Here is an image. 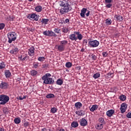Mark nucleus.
Returning <instances> with one entry per match:
<instances>
[{
	"label": "nucleus",
	"mask_w": 131,
	"mask_h": 131,
	"mask_svg": "<svg viewBox=\"0 0 131 131\" xmlns=\"http://www.w3.org/2000/svg\"><path fill=\"white\" fill-rule=\"evenodd\" d=\"M59 5L60 7H63L59 10V12L61 15H64V14H66V13H68V12L71 11V6L69 5L68 1L66 0L60 1Z\"/></svg>",
	"instance_id": "f257e3e1"
},
{
	"label": "nucleus",
	"mask_w": 131,
	"mask_h": 131,
	"mask_svg": "<svg viewBox=\"0 0 131 131\" xmlns=\"http://www.w3.org/2000/svg\"><path fill=\"white\" fill-rule=\"evenodd\" d=\"M8 41V42L9 43H12L13 41H15L16 39H17V34L14 32H11L8 33L7 34Z\"/></svg>",
	"instance_id": "f03ea898"
},
{
	"label": "nucleus",
	"mask_w": 131,
	"mask_h": 131,
	"mask_svg": "<svg viewBox=\"0 0 131 131\" xmlns=\"http://www.w3.org/2000/svg\"><path fill=\"white\" fill-rule=\"evenodd\" d=\"M10 100V97L7 95H0V105H5Z\"/></svg>",
	"instance_id": "7ed1b4c3"
},
{
	"label": "nucleus",
	"mask_w": 131,
	"mask_h": 131,
	"mask_svg": "<svg viewBox=\"0 0 131 131\" xmlns=\"http://www.w3.org/2000/svg\"><path fill=\"white\" fill-rule=\"evenodd\" d=\"M99 45H100V42L97 40L89 41V47H90V48H97L99 46Z\"/></svg>",
	"instance_id": "20e7f679"
},
{
	"label": "nucleus",
	"mask_w": 131,
	"mask_h": 131,
	"mask_svg": "<svg viewBox=\"0 0 131 131\" xmlns=\"http://www.w3.org/2000/svg\"><path fill=\"white\" fill-rule=\"evenodd\" d=\"M42 80H43V83H45V84H53L54 82L52 78H46L45 79H42Z\"/></svg>",
	"instance_id": "39448f33"
},
{
	"label": "nucleus",
	"mask_w": 131,
	"mask_h": 131,
	"mask_svg": "<svg viewBox=\"0 0 131 131\" xmlns=\"http://www.w3.org/2000/svg\"><path fill=\"white\" fill-rule=\"evenodd\" d=\"M9 87V84L5 82H2L0 84V88L3 89L4 90H6V89H8Z\"/></svg>",
	"instance_id": "423d86ee"
},
{
	"label": "nucleus",
	"mask_w": 131,
	"mask_h": 131,
	"mask_svg": "<svg viewBox=\"0 0 131 131\" xmlns=\"http://www.w3.org/2000/svg\"><path fill=\"white\" fill-rule=\"evenodd\" d=\"M80 125H81V126H86V125H88V121L84 118H82L80 122Z\"/></svg>",
	"instance_id": "0eeeda50"
},
{
	"label": "nucleus",
	"mask_w": 131,
	"mask_h": 131,
	"mask_svg": "<svg viewBox=\"0 0 131 131\" xmlns=\"http://www.w3.org/2000/svg\"><path fill=\"white\" fill-rule=\"evenodd\" d=\"M34 50L35 48L33 47H31L29 49L28 55H29L31 57H32V56H34Z\"/></svg>",
	"instance_id": "6e6552de"
},
{
	"label": "nucleus",
	"mask_w": 131,
	"mask_h": 131,
	"mask_svg": "<svg viewBox=\"0 0 131 131\" xmlns=\"http://www.w3.org/2000/svg\"><path fill=\"white\" fill-rule=\"evenodd\" d=\"M114 18L116 19V21H118V22H121V21L123 20V17L120 16V15L116 14L114 16Z\"/></svg>",
	"instance_id": "1a4fd4ad"
},
{
	"label": "nucleus",
	"mask_w": 131,
	"mask_h": 131,
	"mask_svg": "<svg viewBox=\"0 0 131 131\" xmlns=\"http://www.w3.org/2000/svg\"><path fill=\"white\" fill-rule=\"evenodd\" d=\"M115 111L114 110H110L106 112V115L108 116V117H111L114 113Z\"/></svg>",
	"instance_id": "9d476101"
},
{
	"label": "nucleus",
	"mask_w": 131,
	"mask_h": 131,
	"mask_svg": "<svg viewBox=\"0 0 131 131\" xmlns=\"http://www.w3.org/2000/svg\"><path fill=\"white\" fill-rule=\"evenodd\" d=\"M56 48L57 49V51L59 52H63L65 50V47L64 46L60 45H56Z\"/></svg>",
	"instance_id": "9b49d317"
},
{
	"label": "nucleus",
	"mask_w": 131,
	"mask_h": 131,
	"mask_svg": "<svg viewBox=\"0 0 131 131\" xmlns=\"http://www.w3.org/2000/svg\"><path fill=\"white\" fill-rule=\"evenodd\" d=\"M75 33L72 34L69 36V38L71 39V40H75V41H76L77 40V37H76V35H75Z\"/></svg>",
	"instance_id": "f8f14e48"
},
{
	"label": "nucleus",
	"mask_w": 131,
	"mask_h": 131,
	"mask_svg": "<svg viewBox=\"0 0 131 131\" xmlns=\"http://www.w3.org/2000/svg\"><path fill=\"white\" fill-rule=\"evenodd\" d=\"M74 33H75V34L77 35V39H79V40H81V39H82V37H83L82 36V35L80 34V32H74Z\"/></svg>",
	"instance_id": "ddd939ff"
},
{
	"label": "nucleus",
	"mask_w": 131,
	"mask_h": 131,
	"mask_svg": "<svg viewBox=\"0 0 131 131\" xmlns=\"http://www.w3.org/2000/svg\"><path fill=\"white\" fill-rule=\"evenodd\" d=\"M75 113L77 115H78V116H83V115H85L84 111L83 110L76 111Z\"/></svg>",
	"instance_id": "4468645a"
},
{
	"label": "nucleus",
	"mask_w": 131,
	"mask_h": 131,
	"mask_svg": "<svg viewBox=\"0 0 131 131\" xmlns=\"http://www.w3.org/2000/svg\"><path fill=\"white\" fill-rule=\"evenodd\" d=\"M87 9L86 8H83L81 10V13H80V16L81 17H82V18H84L85 17V13H86Z\"/></svg>",
	"instance_id": "2eb2a0df"
},
{
	"label": "nucleus",
	"mask_w": 131,
	"mask_h": 131,
	"mask_svg": "<svg viewBox=\"0 0 131 131\" xmlns=\"http://www.w3.org/2000/svg\"><path fill=\"white\" fill-rule=\"evenodd\" d=\"M99 108V106L97 105H93L91 108L90 109L91 112H94V111H96Z\"/></svg>",
	"instance_id": "dca6fc26"
},
{
	"label": "nucleus",
	"mask_w": 131,
	"mask_h": 131,
	"mask_svg": "<svg viewBox=\"0 0 131 131\" xmlns=\"http://www.w3.org/2000/svg\"><path fill=\"white\" fill-rule=\"evenodd\" d=\"M95 127L96 128V129H98L99 130L102 129L103 128V124L102 123H97L96 126Z\"/></svg>",
	"instance_id": "f3484780"
},
{
	"label": "nucleus",
	"mask_w": 131,
	"mask_h": 131,
	"mask_svg": "<svg viewBox=\"0 0 131 131\" xmlns=\"http://www.w3.org/2000/svg\"><path fill=\"white\" fill-rule=\"evenodd\" d=\"M5 74L6 78H9V77H11V76L12 75L9 70H6L5 71Z\"/></svg>",
	"instance_id": "a211bd4d"
},
{
	"label": "nucleus",
	"mask_w": 131,
	"mask_h": 131,
	"mask_svg": "<svg viewBox=\"0 0 131 131\" xmlns=\"http://www.w3.org/2000/svg\"><path fill=\"white\" fill-rule=\"evenodd\" d=\"M35 11L36 12H37L38 13H40V12H41L42 11V7L40 6H37L35 8Z\"/></svg>",
	"instance_id": "6ab92c4d"
},
{
	"label": "nucleus",
	"mask_w": 131,
	"mask_h": 131,
	"mask_svg": "<svg viewBox=\"0 0 131 131\" xmlns=\"http://www.w3.org/2000/svg\"><path fill=\"white\" fill-rule=\"evenodd\" d=\"M75 107L77 109H80L82 107V104L81 102H78L75 104Z\"/></svg>",
	"instance_id": "aec40b11"
},
{
	"label": "nucleus",
	"mask_w": 131,
	"mask_h": 131,
	"mask_svg": "<svg viewBox=\"0 0 131 131\" xmlns=\"http://www.w3.org/2000/svg\"><path fill=\"white\" fill-rule=\"evenodd\" d=\"M17 52H18V48L16 47H15L10 51V54H17Z\"/></svg>",
	"instance_id": "412c9836"
},
{
	"label": "nucleus",
	"mask_w": 131,
	"mask_h": 131,
	"mask_svg": "<svg viewBox=\"0 0 131 131\" xmlns=\"http://www.w3.org/2000/svg\"><path fill=\"white\" fill-rule=\"evenodd\" d=\"M52 75L50 73H46L42 77V79H46V78H49Z\"/></svg>",
	"instance_id": "4be33fe9"
},
{
	"label": "nucleus",
	"mask_w": 131,
	"mask_h": 131,
	"mask_svg": "<svg viewBox=\"0 0 131 131\" xmlns=\"http://www.w3.org/2000/svg\"><path fill=\"white\" fill-rule=\"evenodd\" d=\"M14 122L16 124H19L21 122V119L20 118H16L14 119Z\"/></svg>",
	"instance_id": "5701e85b"
},
{
	"label": "nucleus",
	"mask_w": 131,
	"mask_h": 131,
	"mask_svg": "<svg viewBox=\"0 0 131 131\" xmlns=\"http://www.w3.org/2000/svg\"><path fill=\"white\" fill-rule=\"evenodd\" d=\"M9 112H10V110L7 107H4L3 108V113L4 114H9Z\"/></svg>",
	"instance_id": "b1692460"
},
{
	"label": "nucleus",
	"mask_w": 131,
	"mask_h": 131,
	"mask_svg": "<svg viewBox=\"0 0 131 131\" xmlns=\"http://www.w3.org/2000/svg\"><path fill=\"white\" fill-rule=\"evenodd\" d=\"M67 43H68V41L67 40H64L62 41H60V45L62 46L64 48Z\"/></svg>",
	"instance_id": "393cba45"
},
{
	"label": "nucleus",
	"mask_w": 131,
	"mask_h": 131,
	"mask_svg": "<svg viewBox=\"0 0 131 131\" xmlns=\"http://www.w3.org/2000/svg\"><path fill=\"white\" fill-rule=\"evenodd\" d=\"M30 73L32 76H35V75L37 74V71H36L35 70H33L30 71Z\"/></svg>",
	"instance_id": "a878e982"
},
{
	"label": "nucleus",
	"mask_w": 131,
	"mask_h": 131,
	"mask_svg": "<svg viewBox=\"0 0 131 131\" xmlns=\"http://www.w3.org/2000/svg\"><path fill=\"white\" fill-rule=\"evenodd\" d=\"M6 67V64L4 61H0V69H4Z\"/></svg>",
	"instance_id": "bb28decb"
},
{
	"label": "nucleus",
	"mask_w": 131,
	"mask_h": 131,
	"mask_svg": "<svg viewBox=\"0 0 131 131\" xmlns=\"http://www.w3.org/2000/svg\"><path fill=\"white\" fill-rule=\"evenodd\" d=\"M34 14L35 13L29 14L28 16V19H29L30 20H33L34 17Z\"/></svg>",
	"instance_id": "cd10ccee"
},
{
	"label": "nucleus",
	"mask_w": 131,
	"mask_h": 131,
	"mask_svg": "<svg viewBox=\"0 0 131 131\" xmlns=\"http://www.w3.org/2000/svg\"><path fill=\"white\" fill-rule=\"evenodd\" d=\"M101 76V75L99 73H96L93 75V78L94 79H97V78H99Z\"/></svg>",
	"instance_id": "c85d7f7f"
},
{
	"label": "nucleus",
	"mask_w": 131,
	"mask_h": 131,
	"mask_svg": "<svg viewBox=\"0 0 131 131\" xmlns=\"http://www.w3.org/2000/svg\"><path fill=\"white\" fill-rule=\"evenodd\" d=\"M41 22V23H42V24H45V25L48 24V22H49V19L42 18Z\"/></svg>",
	"instance_id": "c756f323"
},
{
	"label": "nucleus",
	"mask_w": 131,
	"mask_h": 131,
	"mask_svg": "<svg viewBox=\"0 0 131 131\" xmlns=\"http://www.w3.org/2000/svg\"><path fill=\"white\" fill-rule=\"evenodd\" d=\"M56 83L58 85H62L63 84V81L61 79H58L56 81Z\"/></svg>",
	"instance_id": "7c9ffc66"
},
{
	"label": "nucleus",
	"mask_w": 131,
	"mask_h": 131,
	"mask_svg": "<svg viewBox=\"0 0 131 131\" xmlns=\"http://www.w3.org/2000/svg\"><path fill=\"white\" fill-rule=\"evenodd\" d=\"M71 126L72 127H77V126H78V123L77 122H73Z\"/></svg>",
	"instance_id": "2f4dec72"
},
{
	"label": "nucleus",
	"mask_w": 131,
	"mask_h": 131,
	"mask_svg": "<svg viewBox=\"0 0 131 131\" xmlns=\"http://www.w3.org/2000/svg\"><path fill=\"white\" fill-rule=\"evenodd\" d=\"M66 67L67 68H71V67H72V63L70 62H68L66 63Z\"/></svg>",
	"instance_id": "473e14b6"
},
{
	"label": "nucleus",
	"mask_w": 131,
	"mask_h": 131,
	"mask_svg": "<svg viewBox=\"0 0 131 131\" xmlns=\"http://www.w3.org/2000/svg\"><path fill=\"white\" fill-rule=\"evenodd\" d=\"M89 57L92 59V60H97V56H96V55H94V54H90L89 55Z\"/></svg>",
	"instance_id": "72a5a7b5"
},
{
	"label": "nucleus",
	"mask_w": 131,
	"mask_h": 131,
	"mask_svg": "<svg viewBox=\"0 0 131 131\" xmlns=\"http://www.w3.org/2000/svg\"><path fill=\"white\" fill-rule=\"evenodd\" d=\"M39 19V15L37 14H35V13L34 15V19L35 21H38V19Z\"/></svg>",
	"instance_id": "f704fd0d"
},
{
	"label": "nucleus",
	"mask_w": 131,
	"mask_h": 131,
	"mask_svg": "<svg viewBox=\"0 0 131 131\" xmlns=\"http://www.w3.org/2000/svg\"><path fill=\"white\" fill-rule=\"evenodd\" d=\"M62 31L63 32V33H67V32L69 31V29L68 28L63 27L62 29Z\"/></svg>",
	"instance_id": "c9c22d12"
},
{
	"label": "nucleus",
	"mask_w": 131,
	"mask_h": 131,
	"mask_svg": "<svg viewBox=\"0 0 131 131\" xmlns=\"http://www.w3.org/2000/svg\"><path fill=\"white\" fill-rule=\"evenodd\" d=\"M120 100H121V101H125V100H126V96L124 95H121L120 96Z\"/></svg>",
	"instance_id": "e433bc0d"
},
{
	"label": "nucleus",
	"mask_w": 131,
	"mask_h": 131,
	"mask_svg": "<svg viewBox=\"0 0 131 131\" xmlns=\"http://www.w3.org/2000/svg\"><path fill=\"white\" fill-rule=\"evenodd\" d=\"M49 36H54L56 37L57 36V35H56V34L52 31H49Z\"/></svg>",
	"instance_id": "4c0bfd02"
},
{
	"label": "nucleus",
	"mask_w": 131,
	"mask_h": 131,
	"mask_svg": "<svg viewBox=\"0 0 131 131\" xmlns=\"http://www.w3.org/2000/svg\"><path fill=\"white\" fill-rule=\"evenodd\" d=\"M58 111V109L56 107H52L51 109V113H56Z\"/></svg>",
	"instance_id": "58836bf2"
},
{
	"label": "nucleus",
	"mask_w": 131,
	"mask_h": 131,
	"mask_svg": "<svg viewBox=\"0 0 131 131\" xmlns=\"http://www.w3.org/2000/svg\"><path fill=\"white\" fill-rule=\"evenodd\" d=\"M105 23L107 25H111L112 23V20H111V19H106Z\"/></svg>",
	"instance_id": "ea45409f"
},
{
	"label": "nucleus",
	"mask_w": 131,
	"mask_h": 131,
	"mask_svg": "<svg viewBox=\"0 0 131 131\" xmlns=\"http://www.w3.org/2000/svg\"><path fill=\"white\" fill-rule=\"evenodd\" d=\"M55 97V95L53 94H49L46 96V98L47 99H50L51 98H54Z\"/></svg>",
	"instance_id": "a19ab883"
},
{
	"label": "nucleus",
	"mask_w": 131,
	"mask_h": 131,
	"mask_svg": "<svg viewBox=\"0 0 131 131\" xmlns=\"http://www.w3.org/2000/svg\"><path fill=\"white\" fill-rule=\"evenodd\" d=\"M54 32H55V33H57V34H59V33H60V31H61V29H59V28H55L54 30Z\"/></svg>",
	"instance_id": "79ce46f5"
},
{
	"label": "nucleus",
	"mask_w": 131,
	"mask_h": 131,
	"mask_svg": "<svg viewBox=\"0 0 131 131\" xmlns=\"http://www.w3.org/2000/svg\"><path fill=\"white\" fill-rule=\"evenodd\" d=\"M50 31H45L43 32V35H46V36H49Z\"/></svg>",
	"instance_id": "37998d69"
},
{
	"label": "nucleus",
	"mask_w": 131,
	"mask_h": 131,
	"mask_svg": "<svg viewBox=\"0 0 131 131\" xmlns=\"http://www.w3.org/2000/svg\"><path fill=\"white\" fill-rule=\"evenodd\" d=\"M5 26H6V25L4 23L0 24V30H3L5 28Z\"/></svg>",
	"instance_id": "c03bdc74"
},
{
	"label": "nucleus",
	"mask_w": 131,
	"mask_h": 131,
	"mask_svg": "<svg viewBox=\"0 0 131 131\" xmlns=\"http://www.w3.org/2000/svg\"><path fill=\"white\" fill-rule=\"evenodd\" d=\"M38 61H40V62H42L43 61H45V60H46V58H45V57H39L38 58Z\"/></svg>",
	"instance_id": "a18cd8bd"
},
{
	"label": "nucleus",
	"mask_w": 131,
	"mask_h": 131,
	"mask_svg": "<svg viewBox=\"0 0 131 131\" xmlns=\"http://www.w3.org/2000/svg\"><path fill=\"white\" fill-rule=\"evenodd\" d=\"M98 121L100 123H102L103 124V123H104V118H99L98 119Z\"/></svg>",
	"instance_id": "49530a36"
},
{
	"label": "nucleus",
	"mask_w": 131,
	"mask_h": 131,
	"mask_svg": "<svg viewBox=\"0 0 131 131\" xmlns=\"http://www.w3.org/2000/svg\"><path fill=\"white\" fill-rule=\"evenodd\" d=\"M38 64H39L38 62H34V63H33V66L34 68H35V69L37 68V67H38Z\"/></svg>",
	"instance_id": "de8ad7c7"
},
{
	"label": "nucleus",
	"mask_w": 131,
	"mask_h": 131,
	"mask_svg": "<svg viewBox=\"0 0 131 131\" xmlns=\"http://www.w3.org/2000/svg\"><path fill=\"white\" fill-rule=\"evenodd\" d=\"M120 110H121V113H124V112H125L126 110V108L121 106Z\"/></svg>",
	"instance_id": "09e8293b"
},
{
	"label": "nucleus",
	"mask_w": 131,
	"mask_h": 131,
	"mask_svg": "<svg viewBox=\"0 0 131 131\" xmlns=\"http://www.w3.org/2000/svg\"><path fill=\"white\" fill-rule=\"evenodd\" d=\"M121 107L126 109V108H127V105H126V103H123L121 104Z\"/></svg>",
	"instance_id": "8fccbe9b"
},
{
	"label": "nucleus",
	"mask_w": 131,
	"mask_h": 131,
	"mask_svg": "<svg viewBox=\"0 0 131 131\" xmlns=\"http://www.w3.org/2000/svg\"><path fill=\"white\" fill-rule=\"evenodd\" d=\"M102 56L104 58H106L108 56V53L107 52H102Z\"/></svg>",
	"instance_id": "3c124183"
},
{
	"label": "nucleus",
	"mask_w": 131,
	"mask_h": 131,
	"mask_svg": "<svg viewBox=\"0 0 131 131\" xmlns=\"http://www.w3.org/2000/svg\"><path fill=\"white\" fill-rule=\"evenodd\" d=\"M105 5H105L106 8H108V9L111 8V7H112V4H111V3H108Z\"/></svg>",
	"instance_id": "603ef678"
},
{
	"label": "nucleus",
	"mask_w": 131,
	"mask_h": 131,
	"mask_svg": "<svg viewBox=\"0 0 131 131\" xmlns=\"http://www.w3.org/2000/svg\"><path fill=\"white\" fill-rule=\"evenodd\" d=\"M112 3V0H105V4L107 5V4H111Z\"/></svg>",
	"instance_id": "864d4df0"
},
{
	"label": "nucleus",
	"mask_w": 131,
	"mask_h": 131,
	"mask_svg": "<svg viewBox=\"0 0 131 131\" xmlns=\"http://www.w3.org/2000/svg\"><path fill=\"white\" fill-rule=\"evenodd\" d=\"M126 117L127 118H131V112H129L127 114Z\"/></svg>",
	"instance_id": "5fc2aeb1"
},
{
	"label": "nucleus",
	"mask_w": 131,
	"mask_h": 131,
	"mask_svg": "<svg viewBox=\"0 0 131 131\" xmlns=\"http://www.w3.org/2000/svg\"><path fill=\"white\" fill-rule=\"evenodd\" d=\"M28 125H29V123L27 122H25L24 124V126H25L26 127L27 126H28Z\"/></svg>",
	"instance_id": "6e6d98bb"
},
{
	"label": "nucleus",
	"mask_w": 131,
	"mask_h": 131,
	"mask_svg": "<svg viewBox=\"0 0 131 131\" xmlns=\"http://www.w3.org/2000/svg\"><path fill=\"white\" fill-rule=\"evenodd\" d=\"M27 59V56L26 55L25 57L23 58L22 61H25Z\"/></svg>",
	"instance_id": "4d7b16f0"
},
{
	"label": "nucleus",
	"mask_w": 131,
	"mask_h": 131,
	"mask_svg": "<svg viewBox=\"0 0 131 131\" xmlns=\"http://www.w3.org/2000/svg\"><path fill=\"white\" fill-rule=\"evenodd\" d=\"M65 22H66V23H69V19L67 18V19L65 20Z\"/></svg>",
	"instance_id": "13d9d810"
},
{
	"label": "nucleus",
	"mask_w": 131,
	"mask_h": 131,
	"mask_svg": "<svg viewBox=\"0 0 131 131\" xmlns=\"http://www.w3.org/2000/svg\"><path fill=\"white\" fill-rule=\"evenodd\" d=\"M86 17H89L90 16V11H88L87 13L85 14Z\"/></svg>",
	"instance_id": "bf43d9fd"
},
{
	"label": "nucleus",
	"mask_w": 131,
	"mask_h": 131,
	"mask_svg": "<svg viewBox=\"0 0 131 131\" xmlns=\"http://www.w3.org/2000/svg\"><path fill=\"white\" fill-rule=\"evenodd\" d=\"M19 59H20V61H22V60H23L22 55H21L20 57H19Z\"/></svg>",
	"instance_id": "052dcab7"
},
{
	"label": "nucleus",
	"mask_w": 131,
	"mask_h": 131,
	"mask_svg": "<svg viewBox=\"0 0 131 131\" xmlns=\"http://www.w3.org/2000/svg\"><path fill=\"white\" fill-rule=\"evenodd\" d=\"M18 99H19V100H23V98H22V97H21V96L18 97Z\"/></svg>",
	"instance_id": "680f3d73"
},
{
	"label": "nucleus",
	"mask_w": 131,
	"mask_h": 131,
	"mask_svg": "<svg viewBox=\"0 0 131 131\" xmlns=\"http://www.w3.org/2000/svg\"><path fill=\"white\" fill-rule=\"evenodd\" d=\"M41 131H47V128H44L41 129Z\"/></svg>",
	"instance_id": "e2e57ef3"
},
{
	"label": "nucleus",
	"mask_w": 131,
	"mask_h": 131,
	"mask_svg": "<svg viewBox=\"0 0 131 131\" xmlns=\"http://www.w3.org/2000/svg\"><path fill=\"white\" fill-rule=\"evenodd\" d=\"M0 131H5V129H4V128H1Z\"/></svg>",
	"instance_id": "0e129e2a"
},
{
	"label": "nucleus",
	"mask_w": 131,
	"mask_h": 131,
	"mask_svg": "<svg viewBox=\"0 0 131 131\" xmlns=\"http://www.w3.org/2000/svg\"><path fill=\"white\" fill-rule=\"evenodd\" d=\"M23 100H24V99H26V96H25L23 97Z\"/></svg>",
	"instance_id": "69168bd1"
},
{
	"label": "nucleus",
	"mask_w": 131,
	"mask_h": 131,
	"mask_svg": "<svg viewBox=\"0 0 131 131\" xmlns=\"http://www.w3.org/2000/svg\"><path fill=\"white\" fill-rule=\"evenodd\" d=\"M59 131H65L64 129H60Z\"/></svg>",
	"instance_id": "338daca9"
},
{
	"label": "nucleus",
	"mask_w": 131,
	"mask_h": 131,
	"mask_svg": "<svg viewBox=\"0 0 131 131\" xmlns=\"http://www.w3.org/2000/svg\"><path fill=\"white\" fill-rule=\"evenodd\" d=\"M113 75V74H112V73H108V75L109 76V75Z\"/></svg>",
	"instance_id": "774afa93"
}]
</instances>
